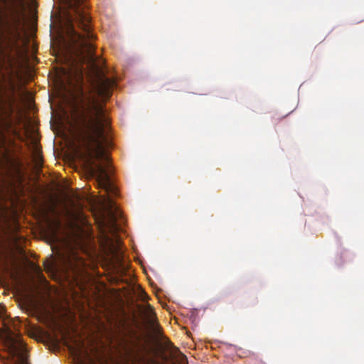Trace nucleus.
<instances>
[{
    "label": "nucleus",
    "mask_w": 364,
    "mask_h": 364,
    "mask_svg": "<svg viewBox=\"0 0 364 364\" xmlns=\"http://www.w3.org/2000/svg\"><path fill=\"white\" fill-rule=\"evenodd\" d=\"M60 1V30L70 58H98L86 0Z\"/></svg>",
    "instance_id": "1"
},
{
    "label": "nucleus",
    "mask_w": 364,
    "mask_h": 364,
    "mask_svg": "<svg viewBox=\"0 0 364 364\" xmlns=\"http://www.w3.org/2000/svg\"><path fill=\"white\" fill-rule=\"evenodd\" d=\"M0 341L11 364H29L28 350L20 335L8 328L0 333Z\"/></svg>",
    "instance_id": "2"
},
{
    "label": "nucleus",
    "mask_w": 364,
    "mask_h": 364,
    "mask_svg": "<svg viewBox=\"0 0 364 364\" xmlns=\"http://www.w3.org/2000/svg\"><path fill=\"white\" fill-rule=\"evenodd\" d=\"M137 343L125 341L122 346L124 357L128 362L135 363L138 360V351L136 350Z\"/></svg>",
    "instance_id": "3"
},
{
    "label": "nucleus",
    "mask_w": 364,
    "mask_h": 364,
    "mask_svg": "<svg viewBox=\"0 0 364 364\" xmlns=\"http://www.w3.org/2000/svg\"><path fill=\"white\" fill-rule=\"evenodd\" d=\"M147 320L148 323L153 331V333L158 337H162V330L159 324L158 323L156 314L153 311L152 306L149 304L147 305Z\"/></svg>",
    "instance_id": "4"
},
{
    "label": "nucleus",
    "mask_w": 364,
    "mask_h": 364,
    "mask_svg": "<svg viewBox=\"0 0 364 364\" xmlns=\"http://www.w3.org/2000/svg\"><path fill=\"white\" fill-rule=\"evenodd\" d=\"M79 266L80 267H75L71 262H69V268L70 269L72 273H73V279L76 283L78 282V277H80L84 271V266L85 262L83 261H79Z\"/></svg>",
    "instance_id": "5"
},
{
    "label": "nucleus",
    "mask_w": 364,
    "mask_h": 364,
    "mask_svg": "<svg viewBox=\"0 0 364 364\" xmlns=\"http://www.w3.org/2000/svg\"><path fill=\"white\" fill-rule=\"evenodd\" d=\"M167 344H168V347H170V348L172 347L175 350L176 352H179L180 353L179 349L178 348H176V347H174L173 346V343L171 341H168V343Z\"/></svg>",
    "instance_id": "6"
},
{
    "label": "nucleus",
    "mask_w": 364,
    "mask_h": 364,
    "mask_svg": "<svg viewBox=\"0 0 364 364\" xmlns=\"http://www.w3.org/2000/svg\"><path fill=\"white\" fill-rule=\"evenodd\" d=\"M4 309L2 306L0 305V318L4 316Z\"/></svg>",
    "instance_id": "7"
}]
</instances>
